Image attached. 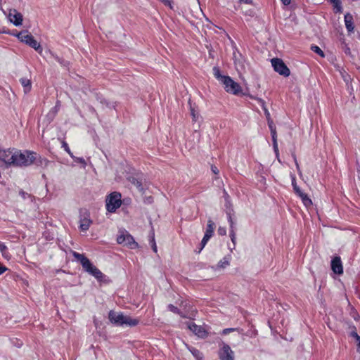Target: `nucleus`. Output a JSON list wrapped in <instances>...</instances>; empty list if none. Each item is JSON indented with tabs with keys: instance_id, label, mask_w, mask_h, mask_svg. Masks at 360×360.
I'll return each instance as SVG.
<instances>
[{
	"instance_id": "f257e3e1",
	"label": "nucleus",
	"mask_w": 360,
	"mask_h": 360,
	"mask_svg": "<svg viewBox=\"0 0 360 360\" xmlns=\"http://www.w3.org/2000/svg\"><path fill=\"white\" fill-rule=\"evenodd\" d=\"M38 154L33 151L15 149V167H25L31 165L37 160Z\"/></svg>"
},
{
	"instance_id": "f03ea898",
	"label": "nucleus",
	"mask_w": 360,
	"mask_h": 360,
	"mask_svg": "<svg viewBox=\"0 0 360 360\" xmlns=\"http://www.w3.org/2000/svg\"><path fill=\"white\" fill-rule=\"evenodd\" d=\"M72 255L73 257L80 262L85 271L94 276L98 281L103 279L104 276L103 274L94 266L86 257L77 252H73Z\"/></svg>"
},
{
	"instance_id": "7ed1b4c3",
	"label": "nucleus",
	"mask_w": 360,
	"mask_h": 360,
	"mask_svg": "<svg viewBox=\"0 0 360 360\" xmlns=\"http://www.w3.org/2000/svg\"><path fill=\"white\" fill-rule=\"evenodd\" d=\"M17 37L20 39V41L30 46L39 54L42 53L43 49L41 46L39 42L37 41V40L34 39V37L30 34L28 31L24 30L19 32L17 34Z\"/></svg>"
},
{
	"instance_id": "20e7f679",
	"label": "nucleus",
	"mask_w": 360,
	"mask_h": 360,
	"mask_svg": "<svg viewBox=\"0 0 360 360\" xmlns=\"http://www.w3.org/2000/svg\"><path fill=\"white\" fill-rule=\"evenodd\" d=\"M121 197L118 192H112L107 197L105 206L109 212H115L121 206Z\"/></svg>"
},
{
	"instance_id": "39448f33",
	"label": "nucleus",
	"mask_w": 360,
	"mask_h": 360,
	"mask_svg": "<svg viewBox=\"0 0 360 360\" xmlns=\"http://www.w3.org/2000/svg\"><path fill=\"white\" fill-rule=\"evenodd\" d=\"M221 84L224 86V90L229 94L237 96L242 92L240 85L235 82L230 76L224 77Z\"/></svg>"
},
{
	"instance_id": "423d86ee",
	"label": "nucleus",
	"mask_w": 360,
	"mask_h": 360,
	"mask_svg": "<svg viewBox=\"0 0 360 360\" xmlns=\"http://www.w3.org/2000/svg\"><path fill=\"white\" fill-rule=\"evenodd\" d=\"M15 158V148L0 150V161L3 162L7 167L14 166Z\"/></svg>"
},
{
	"instance_id": "0eeeda50",
	"label": "nucleus",
	"mask_w": 360,
	"mask_h": 360,
	"mask_svg": "<svg viewBox=\"0 0 360 360\" xmlns=\"http://www.w3.org/2000/svg\"><path fill=\"white\" fill-rule=\"evenodd\" d=\"M117 242L132 250L139 247L138 243L134 240L133 236L127 231L122 232L120 235L117 236Z\"/></svg>"
},
{
	"instance_id": "6e6552de",
	"label": "nucleus",
	"mask_w": 360,
	"mask_h": 360,
	"mask_svg": "<svg viewBox=\"0 0 360 360\" xmlns=\"http://www.w3.org/2000/svg\"><path fill=\"white\" fill-rule=\"evenodd\" d=\"M90 212L88 210L83 208L79 210V229L82 231H87L92 224Z\"/></svg>"
},
{
	"instance_id": "1a4fd4ad",
	"label": "nucleus",
	"mask_w": 360,
	"mask_h": 360,
	"mask_svg": "<svg viewBox=\"0 0 360 360\" xmlns=\"http://www.w3.org/2000/svg\"><path fill=\"white\" fill-rule=\"evenodd\" d=\"M271 62L274 71L279 75L284 77H288L290 75V71L289 68L281 59L278 58H272Z\"/></svg>"
},
{
	"instance_id": "9d476101",
	"label": "nucleus",
	"mask_w": 360,
	"mask_h": 360,
	"mask_svg": "<svg viewBox=\"0 0 360 360\" xmlns=\"http://www.w3.org/2000/svg\"><path fill=\"white\" fill-rule=\"evenodd\" d=\"M219 357L220 360H235L233 351L229 345L225 343L219 351Z\"/></svg>"
},
{
	"instance_id": "9b49d317",
	"label": "nucleus",
	"mask_w": 360,
	"mask_h": 360,
	"mask_svg": "<svg viewBox=\"0 0 360 360\" xmlns=\"http://www.w3.org/2000/svg\"><path fill=\"white\" fill-rule=\"evenodd\" d=\"M188 328L192 331L198 338H204L207 337V333L205 329L201 326L196 325L195 323H187Z\"/></svg>"
},
{
	"instance_id": "f8f14e48",
	"label": "nucleus",
	"mask_w": 360,
	"mask_h": 360,
	"mask_svg": "<svg viewBox=\"0 0 360 360\" xmlns=\"http://www.w3.org/2000/svg\"><path fill=\"white\" fill-rule=\"evenodd\" d=\"M124 315L122 313H117L114 311H110L108 319L115 326H122Z\"/></svg>"
},
{
	"instance_id": "ddd939ff",
	"label": "nucleus",
	"mask_w": 360,
	"mask_h": 360,
	"mask_svg": "<svg viewBox=\"0 0 360 360\" xmlns=\"http://www.w3.org/2000/svg\"><path fill=\"white\" fill-rule=\"evenodd\" d=\"M8 18L11 22L15 26L22 25L23 17L22 15L18 12L15 9H11L8 13Z\"/></svg>"
},
{
	"instance_id": "4468645a",
	"label": "nucleus",
	"mask_w": 360,
	"mask_h": 360,
	"mask_svg": "<svg viewBox=\"0 0 360 360\" xmlns=\"http://www.w3.org/2000/svg\"><path fill=\"white\" fill-rule=\"evenodd\" d=\"M331 269L336 274L340 275L343 273V266L340 257H335L332 259Z\"/></svg>"
},
{
	"instance_id": "2eb2a0df",
	"label": "nucleus",
	"mask_w": 360,
	"mask_h": 360,
	"mask_svg": "<svg viewBox=\"0 0 360 360\" xmlns=\"http://www.w3.org/2000/svg\"><path fill=\"white\" fill-rule=\"evenodd\" d=\"M248 96L250 98L255 99V100H256L257 101V103L261 105L262 108L263 109V110L264 112V115H265L267 120L268 121H271L270 112H269V111L268 110V109H267V108L266 106L265 101L262 98H257V97L253 96L252 95H248Z\"/></svg>"
},
{
	"instance_id": "dca6fc26",
	"label": "nucleus",
	"mask_w": 360,
	"mask_h": 360,
	"mask_svg": "<svg viewBox=\"0 0 360 360\" xmlns=\"http://www.w3.org/2000/svg\"><path fill=\"white\" fill-rule=\"evenodd\" d=\"M345 27L349 32H352L354 31V25L353 22V17L350 13H347L345 15Z\"/></svg>"
},
{
	"instance_id": "f3484780",
	"label": "nucleus",
	"mask_w": 360,
	"mask_h": 360,
	"mask_svg": "<svg viewBox=\"0 0 360 360\" xmlns=\"http://www.w3.org/2000/svg\"><path fill=\"white\" fill-rule=\"evenodd\" d=\"M139 320L137 319H133L129 316H125L124 319L123 326H127L130 327L136 326L139 324Z\"/></svg>"
},
{
	"instance_id": "a211bd4d",
	"label": "nucleus",
	"mask_w": 360,
	"mask_h": 360,
	"mask_svg": "<svg viewBox=\"0 0 360 360\" xmlns=\"http://www.w3.org/2000/svg\"><path fill=\"white\" fill-rule=\"evenodd\" d=\"M20 82L22 84V86H23L24 92L25 94L30 91L31 88H32V83H31L30 79L25 78V77H22V78L20 79Z\"/></svg>"
},
{
	"instance_id": "6ab92c4d",
	"label": "nucleus",
	"mask_w": 360,
	"mask_h": 360,
	"mask_svg": "<svg viewBox=\"0 0 360 360\" xmlns=\"http://www.w3.org/2000/svg\"><path fill=\"white\" fill-rule=\"evenodd\" d=\"M326 1L333 5L335 13H342V2L340 1V0H326Z\"/></svg>"
},
{
	"instance_id": "aec40b11",
	"label": "nucleus",
	"mask_w": 360,
	"mask_h": 360,
	"mask_svg": "<svg viewBox=\"0 0 360 360\" xmlns=\"http://www.w3.org/2000/svg\"><path fill=\"white\" fill-rule=\"evenodd\" d=\"M96 99L99 101V103L102 105V107H107L109 108H114L112 105H111L109 102H108L100 94H95Z\"/></svg>"
},
{
	"instance_id": "412c9836",
	"label": "nucleus",
	"mask_w": 360,
	"mask_h": 360,
	"mask_svg": "<svg viewBox=\"0 0 360 360\" xmlns=\"http://www.w3.org/2000/svg\"><path fill=\"white\" fill-rule=\"evenodd\" d=\"M60 102L59 101H57L56 105L53 107L49 112L48 113L47 116L51 118V120H53L54 117L58 113V110H60Z\"/></svg>"
},
{
	"instance_id": "4be33fe9",
	"label": "nucleus",
	"mask_w": 360,
	"mask_h": 360,
	"mask_svg": "<svg viewBox=\"0 0 360 360\" xmlns=\"http://www.w3.org/2000/svg\"><path fill=\"white\" fill-rule=\"evenodd\" d=\"M214 223L212 220L209 219L207 221V229L205 234H207L210 237H212L214 230Z\"/></svg>"
},
{
	"instance_id": "5701e85b",
	"label": "nucleus",
	"mask_w": 360,
	"mask_h": 360,
	"mask_svg": "<svg viewBox=\"0 0 360 360\" xmlns=\"http://www.w3.org/2000/svg\"><path fill=\"white\" fill-rule=\"evenodd\" d=\"M167 308L170 311L179 315L181 317L187 318V316L179 309H178L176 307H175L172 304H169L167 306Z\"/></svg>"
},
{
	"instance_id": "b1692460",
	"label": "nucleus",
	"mask_w": 360,
	"mask_h": 360,
	"mask_svg": "<svg viewBox=\"0 0 360 360\" xmlns=\"http://www.w3.org/2000/svg\"><path fill=\"white\" fill-rule=\"evenodd\" d=\"M49 53L51 56V57L53 58H54L62 66L67 67L69 63L67 60H64L62 58H60L58 56H57L56 54H55L54 53H53L51 51H49Z\"/></svg>"
},
{
	"instance_id": "393cba45",
	"label": "nucleus",
	"mask_w": 360,
	"mask_h": 360,
	"mask_svg": "<svg viewBox=\"0 0 360 360\" xmlns=\"http://www.w3.org/2000/svg\"><path fill=\"white\" fill-rule=\"evenodd\" d=\"M213 74H214V76L215 77V78L219 81L221 83L223 82L224 81V77H226L227 75H222L221 74V72H220V70L219 68L217 67H214L213 68Z\"/></svg>"
},
{
	"instance_id": "a878e982",
	"label": "nucleus",
	"mask_w": 360,
	"mask_h": 360,
	"mask_svg": "<svg viewBox=\"0 0 360 360\" xmlns=\"http://www.w3.org/2000/svg\"><path fill=\"white\" fill-rule=\"evenodd\" d=\"M188 349L196 359V360H202V354L198 349L191 347H188Z\"/></svg>"
},
{
	"instance_id": "bb28decb",
	"label": "nucleus",
	"mask_w": 360,
	"mask_h": 360,
	"mask_svg": "<svg viewBox=\"0 0 360 360\" xmlns=\"http://www.w3.org/2000/svg\"><path fill=\"white\" fill-rule=\"evenodd\" d=\"M300 198H301L303 204L306 207H309L312 205L311 200L307 196V195L306 193H304Z\"/></svg>"
},
{
	"instance_id": "cd10ccee",
	"label": "nucleus",
	"mask_w": 360,
	"mask_h": 360,
	"mask_svg": "<svg viewBox=\"0 0 360 360\" xmlns=\"http://www.w3.org/2000/svg\"><path fill=\"white\" fill-rule=\"evenodd\" d=\"M0 252H1L2 256L4 258H6V259L9 258V255H8V252L7 250V247L3 242H0Z\"/></svg>"
},
{
	"instance_id": "c85d7f7f",
	"label": "nucleus",
	"mask_w": 360,
	"mask_h": 360,
	"mask_svg": "<svg viewBox=\"0 0 360 360\" xmlns=\"http://www.w3.org/2000/svg\"><path fill=\"white\" fill-rule=\"evenodd\" d=\"M272 141H273V147H274V152H275L276 156H278V143H277V135L276 133H273Z\"/></svg>"
},
{
	"instance_id": "c756f323",
	"label": "nucleus",
	"mask_w": 360,
	"mask_h": 360,
	"mask_svg": "<svg viewBox=\"0 0 360 360\" xmlns=\"http://www.w3.org/2000/svg\"><path fill=\"white\" fill-rule=\"evenodd\" d=\"M229 265V259L226 258V257H224L223 259H221L217 264V267L218 268H221V269H224V268H226L227 266Z\"/></svg>"
},
{
	"instance_id": "7c9ffc66",
	"label": "nucleus",
	"mask_w": 360,
	"mask_h": 360,
	"mask_svg": "<svg viewBox=\"0 0 360 360\" xmlns=\"http://www.w3.org/2000/svg\"><path fill=\"white\" fill-rule=\"evenodd\" d=\"M150 243L151 244V247H152L153 252H157L158 249H157V245H156L155 240V234H154L153 231H152V233H151Z\"/></svg>"
},
{
	"instance_id": "2f4dec72",
	"label": "nucleus",
	"mask_w": 360,
	"mask_h": 360,
	"mask_svg": "<svg viewBox=\"0 0 360 360\" xmlns=\"http://www.w3.org/2000/svg\"><path fill=\"white\" fill-rule=\"evenodd\" d=\"M311 49L321 57H324L323 51L316 45H311Z\"/></svg>"
},
{
	"instance_id": "473e14b6",
	"label": "nucleus",
	"mask_w": 360,
	"mask_h": 360,
	"mask_svg": "<svg viewBox=\"0 0 360 360\" xmlns=\"http://www.w3.org/2000/svg\"><path fill=\"white\" fill-rule=\"evenodd\" d=\"M227 218H228V221L229 223V226H230V230H235L236 229V226H235V222L233 221V218L231 217V212H227Z\"/></svg>"
},
{
	"instance_id": "72a5a7b5",
	"label": "nucleus",
	"mask_w": 360,
	"mask_h": 360,
	"mask_svg": "<svg viewBox=\"0 0 360 360\" xmlns=\"http://www.w3.org/2000/svg\"><path fill=\"white\" fill-rule=\"evenodd\" d=\"M211 237H210L207 234H205L202 240L200 243V248L199 252L204 248L207 243L209 241Z\"/></svg>"
},
{
	"instance_id": "f704fd0d",
	"label": "nucleus",
	"mask_w": 360,
	"mask_h": 360,
	"mask_svg": "<svg viewBox=\"0 0 360 360\" xmlns=\"http://www.w3.org/2000/svg\"><path fill=\"white\" fill-rule=\"evenodd\" d=\"M191 115L192 117L193 122H197L198 120V112L195 110L194 108L191 107Z\"/></svg>"
},
{
	"instance_id": "c9c22d12",
	"label": "nucleus",
	"mask_w": 360,
	"mask_h": 360,
	"mask_svg": "<svg viewBox=\"0 0 360 360\" xmlns=\"http://www.w3.org/2000/svg\"><path fill=\"white\" fill-rule=\"evenodd\" d=\"M132 184L140 191H143V186H142V183L141 181L138 180V179H133V181H132Z\"/></svg>"
},
{
	"instance_id": "e433bc0d",
	"label": "nucleus",
	"mask_w": 360,
	"mask_h": 360,
	"mask_svg": "<svg viewBox=\"0 0 360 360\" xmlns=\"http://www.w3.org/2000/svg\"><path fill=\"white\" fill-rule=\"evenodd\" d=\"M62 147L64 148V150L71 156V158H74V156L68 146V144L65 141H63L62 143Z\"/></svg>"
},
{
	"instance_id": "4c0bfd02",
	"label": "nucleus",
	"mask_w": 360,
	"mask_h": 360,
	"mask_svg": "<svg viewBox=\"0 0 360 360\" xmlns=\"http://www.w3.org/2000/svg\"><path fill=\"white\" fill-rule=\"evenodd\" d=\"M230 238H231L232 243H233V247H235L236 240L235 230H230Z\"/></svg>"
},
{
	"instance_id": "58836bf2",
	"label": "nucleus",
	"mask_w": 360,
	"mask_h": 360,
	"mask_svg": "<svg viewBox=\"0 0 360 360\" xmlns=\"http://www.w3.org/2000/svg\"><path fill=\"white\" fill-rule=\"evenodd\" d=\"M268 124H269V127L271 130V136L273 137V133L276 134V127H274L273 122L271 120L268 121Z\"/></svg>"
},
{
	"instance_id": "ea45409f",
	"label": "nucleus",
	"mask_w": 360,
	"mask_h": 360,
	"mask_svg": "<svg viewBox=\"0 0 360 360\" xmlns=\"http://www.w3.org/2000/svg\"><path fill=\"white\" fill-rule=\"evenodd\" d=\"M350 336L354 338L358 342H360V336L358 335L356 328L350 333Z\"/></svg>"
},
{
	"instance_id": "a19ab883",
	"label": "nucleus",
	"mask_w": 360,
	"mask_h": 360,
	"mask_svg": "<svg viewBox=\"0 0 360 360\" xmlns=\"http://www.w3.org/2000/svg\"><path fill=\"white\" fill-rule=\"evenodd\" d=\"M19 195H20L22 197V199H24V200H25V199H26L27 198H31L32 197L30 194H29V193H27L25 192V191H22V190L20 191V192H19Z\"/></svg>"
},
{
	"instance_id": "79ce46f5",
	"label": "nucleus",
	"mask_w": 360,
	"mask_h": 360,
	"mask_svg": "<svg viewBox=\"0 0 360 360\" xmlns=\"http://www.w3.org/2000/svg\"><path fill=\"white\" fill-rule=\"evenodd\" d=\"M293 190L295 194L299 197H300L304 193V192L298 186H295V189Z\"/></svg>"
},
{
	"instance_id": "37998d69",
	"label": "nucleus",
	"mask_w": 360,
	"mask_h": 360,
	"mask_svg": "<svg viewBox=\"0 0 360 360\" xmlns=\"http://www.w3.org/2000/svg\"><path fill=\"white\" fill-rule=\"evenodd\" d=\"M292 158H293V160H294V162H295V166H296V169L297 170V172L299 174H301V170H300V165H299V163L297 162V158H296V155L295 154H292Z\"/></svg>"
},
{
	"instance_id": "c03bdc74",
	"label": "nucleus",
	"mask_w": 360,
	"mask_h": 360,
	"mask_svg": "<svg viewBox=\"0 0 360 360\" xmlns=\"http://www.w3.org/2000/svg\"><path fill=\"white\" fill-rule=\"evenodd\" d=\"M237 328H225L222 330L221 332V334L222 335H227L229 334V333L231 332H233V331H235L236 330Z\"/></svg>"
},
{
	"instance_id": "a18cd8bd",
	"label": "nucleus",
	"mask_w": 360,
	"mask_h": 360,
	"mask_svg": "<svg viewBox=\"0 0 360 360\" xmlns=\"http://www.w3.org/2000/svg\"><path fill=\"white\" fill-rule=\"evenodd\" d=\"M218 234L220 236H225L226 234V229L225 227H219L217 230Z\"/></svg>"
},
{
	"instance_id": "49530a36",
	"label": "nucleus",
	"mask_w": 360,
	"mask_h": 360,
	"mask_svg": "<svg viewBox=\"0 0 360 360\" xmlns=\"http://www.w3.org/2000/svg\"><path fill=\"white\" fill-rule=\"evenodd\" d=\"M74 159L75 160L76 162L82 164L84 167L86 166V163L85 160L83 158H75L74 157Z\"/></svg>"
},
{
	"instance_id": "de8ad7c7",
	"label": "nucleus",
	"mask_w": 360,
	"mask_h": 360,
	"mask_svg": "<svg viewBox=\"0 0 360 360\" xmlns=\"http://www.w3.org/2000/svg\"><path fill=\"white\" fill-rule=\"evenodd\" d=\"M291 179H292V186L293 189H295V186H297V183H296L295 176L291 175Z\"/></svg>"
},
{
	"instance_id": "09e8293b",
	"label": "nucleus",
	"mask_w": 360,
	"mask_h": 360,
	"mask_svg": "<svg viewBox=\"0 0 360 360\" xmlns=\"http://www.w3.org/2000/svg\"><path fill=\"white\" fill-rule=\"evenodd\" d=\"M161 2H162L165 6H168L169 7L171 6L172 0H160Z\"/></svg>"
},
{
	"instance_id": "8fccbe9b",
	"label": "nucleus",
	"mask_w": 360,
	"mask_h": 360,
	"mask_svg": "<svg viewBox=\"0 0 360 360\" xmlns=\"http://www.w3.org/2000/svg\"><path fill=\"white\" fill-rule=\"evenodd\" d=\"M8 270V268L4 265H0V275L3 274L6 271Z\"/></svg>"
},
{
	"instance_id": "3c124183",
	"label": "nucleus",
	"mask_w": 360,
	"mask_h": 360,
	"mask_svg": "<svg viewBox=\"0 0 360 360\" xmlns=\"http://www.w3.org/2000/svg\"><path fill=\"white\" fill-rule=\"evenodd\" d=\"M211 169L214 174H219V169H217V167L216 166L212 165L211 167Z\"/></svg>"
},
{
	"instance_id": "603ef678",
	"label": "nucleus",
	"mask_w": 360,
	"mask_h": 360,
	"mask_svg": "<svg viewBox=\"0 0 360 360\" xmlns=\"http://www.w3.org/2000/svg\"><path fill=\"white\" fill-rule=\"evenodd\" d=\"M239 1L240 3H244L246 4H252V0H239Z\"/></svg>"
},
{
	"instance_id": "864d4df0",
	"label": "nucleus",
	"mask_w": 360,
	"mask_h": 360,
	"mask_svg": "<svg viewBox=\"0 0 360 360\" xmlns=\"http://www.w3.org/2000/svg\"><path fill=\"white\" fill-rule=\"evenodd\" d=\"M281 1L282 2L283 4H284L285 6H288L290 2H291V0H281Z\"/></svg>"
},
{
	"instance_id": "5fc2aeb1",
	"label": "nucleus",
	"mask_w": 360,
	"mask_h": 360,
	"mask_svg": "<svg viewBox=\"0 0 360 360\" xmlns=\"http://www.w3.org/2000/svg\"><path fill=\"white\" fill-rule=\"evenodd\" d=\"M224 196H225V198H226V200H228V198H229V195H228V193H226V191H224Z\"/></svg>"
},
{
	"instance_id": "6e6d98bb",
	"label": "nucleus",
	"mask_w": 360,
	"mask_h": 360,
	"mask_svg": "<svg viewBox=\"0 0 360 360\" xmlns=\"http://www.w3.org/2000/svg\"><path fill=\"white\" fill-rule=\"evenodd\" d=\"M236 53H233L234 63L236 65L237 63H236Z\"/></svg>"
},
{
	"instance_id": "4d7b16f0",
	"label": "nucleus",
	"mask_w": 360,
	"mask_h": 360,
	"mask_svg": "<svg viewBox=\"0 0 360 360\" xmlns=\"http://www.w3.org/2000/svg\"><path fill=\"white\" fill-rule=\"evenodd\" d=\"M357 352L360 353V342L357 345Z\"/></svg>"
},
{
	"instance_id": "13d9d810",
	"label": "nucleus",
	"mask_w": 360,
	"mask_h": 360,
	"mask_svg": "<svg viewBox=\"0 0 360 360\" xmlns=\"http://www.w3.org/2000/svg\"><path fill=\"white\" fill-rule=\"evenodd\" d=\"M90 109H91V111H95L94 108H91Z\"/></svg>"
}]
</instances>
